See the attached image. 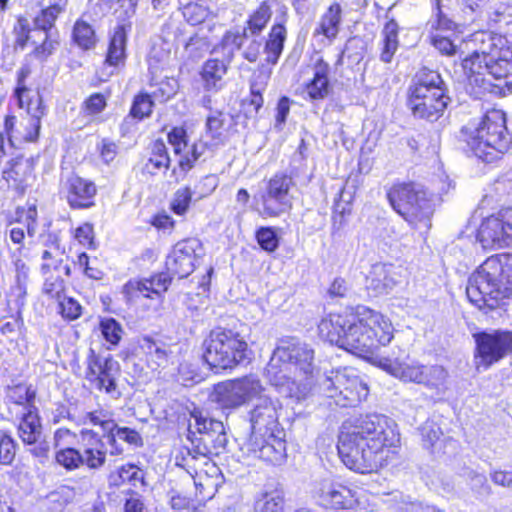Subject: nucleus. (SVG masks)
I'll use <instances>...</instances> for the list:
<instances>
[{"mask_svg":"<svg viewBox=\"0 0 512 512\" xmlns=\"http://www.w3.org/2000/svg\"><path fill=\"white\" fill-rule=\"evenodd\" d=\"M317 329L323 341L366 360L377 356L394 338L391 320L364 304H348L326 313Z\"/></svg>","mask_w":512,"mask_h":512,"instance_id":"1","label":"nucleus"},{"mask_svg":"<svg viewBox=\"0 0 512 512\" xmlns=\"http://www.w3.org/2000/svg\"><path fill=\"white\" fill-rule=\"evenodd\" d=\"M399 443V434L386 417L366 414L342 424L337 452L348 469L371 474L396 459Z\"/></svg>","mask_w":512,"mask_h":512,"instance_id":"2","label":"nucleus"},{"mask_svg":"<svg viewBox=\"0 0 512 512\" xmlns=\"http://www.w3.org/2000/svg\"><path fill=\"white\" fill-rule=\"evenodd\" d=\"M482 46L460 59L470 93L505 97L512 92V47L501 36L486 35Z\"/></svg>","mask_w":512,"mask_h":512,"instance_id":"3","label":"nucleus"},{"mask_svg":"<svg viewBox=\"0 0 512 512\" xmlns=\"http://www.w3.org/2000/svg\"><path fill=\"white\" fill-rule=\"evenodd\" d=\"M203 245L196 237L177 241L166 258L167 271H156L147 277H134L121 287V294L129 306H142L156 310L164 303L165 295L173 282L188 277L196 268V260Z\"/></svg>","mask_w":512,"mask_h":512,"instance_id":"4","label":"nucleus"},{"mask_svg":"<svg viewBox=\"0 0 512 512\" xmlns=\"http://www.w3.org/2000/svg\"><path fill=\"white\" fill-rule=\"evenodd\" d=\"M190 417L195 421L196 431H188L191 446L181 450L176 457L177 465L193 477L196 486L214 488L220 470L213 458L224 453L228 443L224 424L204 416L197 407L190 411Z\"/></svg>","mask_w":512,"mask_h":512,"instance_id":"5","label":"nucleus"},{"mask_svg":"<svg viewBox=\"0 0 512 512\" xmlns=\"http://www.w3.org/2000/svg\"><path fill=\"white\" fill-rule=\"evenodd\" d=\"M456 140L465 154L483 163L503 159L512 147L506 113L497 108L486 110L479 119L462 125Z\"/></svg>","mask_w":512,"mask_h":512,"instance_id":"6","label":"nucleus"},{"mask_svg":"<svg viewBox=\"0 0 512 512\" xmlns=\"http://www.w3.org/2000/svg\"><path fill=\"white\" fill-rule=\"evenodd\" d=\"M67 5L68 0H55L42 7L33 17V27L25 15H17L12 28L14 47L23 50L33 45L30 55L39 61H46L60 45L58 31L52 33V30Z\"/></svg>","mask_w":512,"mask_h":512,"instance_id":"7","label":"nucleus"},{"mask_svg":"<svg viewBox=\"0 0 512 512\" xmlns=\"http://www.w3.org/2000/svg\"><path fill=\"white\" fill-rule=\"evenodd\" d=\"M450 97L440 73L422 67L407 89L406 105L415 118L435 122L444 115Z\"/></svg>","mask_w":512,"mask_h":512,"instance_id":"8","label":"nucleus"},{"mask_svg":"<svg viewBox=\"0 0 512 512\" xmlns=\"http://www.w3.org/2000/svg\"><path fill=\"white\" fill-rule=\"evenodd\" d=\"M224 119L222 113L208 116L206 133L210 136V144L201 141L189 142L188 130L184 125L173 126L167 133V142L171 145L177 157L176 166L172 169V176L178 182L184 180L187 174L196 166L205 149L218 147L225 142Z\"/></svg>","mask_w":512,"mask_h":512,"instance_id":"9","label":"nucleus"},{"mask_svg":"<svg viewBox=\"0 0 512 512\" xmlns=\"http://www.w3.org/2000/svg\"><path fill=\"white\" fill-rule=\"evenodd\" d=\"M249 352L245 338L227 327L212 328L201 342V360L211 370L231 371L248 359Z\"/></svg>","mask_w":512,"mask_h":512,"instance_id":"10","label":"nucleus"},{"mask_svg":"<svg viewBox=\"0 0 512 512\" xmlns=\"http://www.w3.org/2000/svg\"><path fill=\"white\" fill-rule=\"evenodd\" d=\"M281 357L286 360L283 368L270 364L267 373L274 386L287 387L295 385L305 387L304 381H308L313 375L314 350L294 337L282 340L277 348Z\"/></svg>","mask_w":512,"mask_h":512,"instance_id":"11","label":"nucleus"},{"mask_svg":"<svg viewBox=\"0 0 512 512\" xmlns=\"http://www.w3.org/2000/svg\"><path fill=\"white\" fill-rule=\"evenodd\" d=\"M295 186L292 173L275 172L264 180V189L254 195L253 210L263 219L290 213L293 208L291 193Z\"/></svg>","mask_w":512,"mask_h":512,"instance_id":"12","label":"nucleus"},{"mask_svg":"<svg viewBox=\"0 0 512 512\" xmlns=\"http://www.w3.org/2000/svg\"><path fill=\"white\" fill-rule=\"evenodd\" d=\"M264 391L261 380L248 374L214 384L209 399L217 409L228 415L261 398Z\"/></svg>","mask_w":512,"mask_h":512,"instance_id":"13","label":"nucleus"},{"mask_svg":"<svg viewBox=\"0 0 512 512\" xmlns=\"http://www.w3.org/2000/svg\"><path fill=\"white\" fill-rule=\"evenodd\" d=\"M386 199L393 211L413 225L424 219L429 201L425 189L412 180L393 182L386 189Z\"/></svg>","mask_w":512,"mask_h":512,"instance_id":"14","label":"nucleus"},{"mask_svg":"<svg viewBox=\"0 0 512 512\" xmlns=\"http://www.w3.org/2000/svg\"><path fill=\"white\" fill-rule=\"evenodd\" d=\"M384 369L404 383L424 386L436 394L444 393L448 389L449 372L443 365L396 360L385 364Z\"/></svg>","mask_w":512,"mask_h":512,"instance_id":"15","label":"nucleus"},{"mask_svg":"<svg viewBox=\"0 0 512 512\" xmlns=\"http://www.w3.org/2000/svg\"><path fill=\"white\" fill-rule=\"evenodd\" d=\"M326 396L330 405L341 408H352L362 403L369 394V388L355 369L349 367L339 368L327 378Z\"/></svg>","mask_w":512,"mask_h":512,"instance_id":"16","label":"nucleus"},{"mask_svg":"<svg viewBox=\"0 0 512 512\" xmlns=\"http://www.w3.org/2000/svg\"><path fill=\"white\" fill-rule=\"evenodd\" d=\"M40 272L43 277L42 294L49 300L63 298L69 290L72 268L64 264L58 245L47 244L41 255Z\"/></svg>","mask_w":512,"mask_h":512,"instance_id":"17","label":"nucleus"},{"mask_svg":"<svg viewBox=\"0 0 512 512\" xmlns=\"http://www.w3.org/2000/svg\"><path fill=\"white\" fill-rule=\"evenodd\" d=\"M82 422L84 425L99 427L103 431V436L107 438L112 456H119L124 452L118 444V439L136 447L143 445L140 433L133 428L119 426L113 418V412L107 409L99 407L86 412L82 417Z\"/></svg>","mask_w":512,"mask_h":512,"instance_id":"18","label":"nucleus"},{"mask_svg":"<svg viewBox=\"0 0 512 512\" xmlns=\"http://www.w3.org/2000/svg\"><path fill=\"white\" fill-rule=\"evenodd\" d=\"M475 340V359L477 368L489 369L492 365L512 355V331L494 330L477 332Z\"/></svg>","mask_w":512,"mask_h":512,"instance_id":"19","label":"nucleus"},{"mask_svg":"<svg viewBox=\"0 0 512 512\" xmlns=\"http://www.w3.org/2000/svg\"><path fill=\"white\" fill-rule=\"evenodd\" d=\"M493 278L482 264L468 282L467 298L479 310L488 312L496 309L504 297L505 290Z\"/></svg>","mask_w":512,"mask_h":512,"instance_id":"20","label":"nucleus"},{"mask_svg":"<svg viewBox=\"0 0 512 512\" xmlns=\"http://www.w3.org/2000/svg\"><path fill=\"white\" fill-rule=\"evenodd\" d=\"M85 365L84 376L91 387L106 394L116 391L119 365L111 355L103 357L95 349L90 348Z\"/></svg>","mask_w":512,"mask_h":512,"instance_id":"21","label":"nucleus"},{"mask_svg":"<svg viewBox=\"0 0 512 512\" xmlns=\"http://www.w3.org/2000/svg\"><path fill=\"white\" fill-rule=\"evenodd\" d=\"M59 195L71 210H88L96 206L98 186L95 181L72 173L61 181Z\"/></svg>","mask_w":512,"mask_h":512,"instance_id":"22","label":"nucleus"},{"mask_svg":"<svg viewBox=\"0 0 512 512\" xmlns=\"http://www.w3.org/2000/svg\"><path fill=\"white\" fill-rule=\"evenodd\" d=\"M314 497L318 506L324 510H352L358 500L351 486L340 479H324L316 490Z\"/></svg>","mask_w":512,"mask_h":512,"instance_id":"23","label":"nucleus"},{"mask_svg":"<svg viewBox=\"0 0 512 512\" xmlns=\"http://www.w3.org/2000/svg\"><path fill=\"white\" fill-rule=\"evenodd\" d=\"M11 420H18L16 426L17 435L25 446H31L29 449L31 455L38 459L47 458L50 446L46 440L41 439L43 427L39 410L23 414L19 418H12Z\"/></svg>","mask_w":512,"mask_h":512,"instance_id":"24","label":"nucleus"},{"mask_svg":"<svg viewBox=\"0 0 512 512\" xmlns=\"http://www.w3.org/2000/svg\"><path fill=\"white\" fill-rule=\"evenodd\" d=\"M38 159V155L25 158L22 154L8 160L4 158L0 163L1 178L9 188L23 194L28 186V180L34 178Z\"/></svg>","mask_w":512,"mask_h":512,"instance_id":"25","label":"nucleus"},{"mask_svg":"<svg viewBox=\"0 0 512 512\" xmlns=\"http://www.w3.org/2000/svg\"><path fill=\"white\" fill-rule=\"evenodd\" d=\"M281 405L265 398L250 411L251 430L254 437L282 435L285 429L279 421Z\"/></svg>","mask_w":512,"mask_h":512,"instance_id":"26","label":"nucleus"},{"mask_svg":"<svg viewBox=\"0 0 512 512\" xmlns=\"http://www.w3.org/2000/svg\"><path fill=\"white\" fill-rule=\"evenodd\" d=\"M476 239L484 249L502 248L512 242V229L503 215H490L480 223Z\"/></svg>","mask_w":512,"mask_h":512,"instance_id":"27","label":"nucleus"},{"mask_svg":"<svg viewBox=\"0 0 512 512\" xmlns=\"http://www.w3.org/2000/svg\"><path fill=\"white\" fill-rule=\"evenodd\" d=\"M37 390L32 384L19 382L6 387L5 405L9 419L39 410L36 405Z\"/></svg>","mask_w":512,"mask_h":512,"instance_id":"28","label":"nucleus"},{"mask_svg":"<svg viewBox=\"0 0 512 512\" xmlns=\"http://www.w3.org/2000/svg\"><path fill=\"white\" fill-rule=\"evenodd\" d=\"M103 437L90 428L79 431L78 441L81 446L82 463L89 470H99L106 464L107 450Z\"/></svg>","mask_w":512,"mask_h":512,"instance_id":"29","label":"nucleus"},{"mask_svg":"<svg viewBox=\"0 0 512 512\" xmlns=\"http://www.w3.org/2000/svg\"><path fill=\"white\" fill-rule=\"evenodd\" d=\"M305 98L311 102L323 101L333 92L330 81V65L319 57L313 64V75L302 86Z\"/></svg>","mask_w":512,"mask_h":512,"instance_id":"30","label":"nucleus"},{"mask_svg":"<svg viewBox=\"0 0 512 512\" xmlns=\"http://www.w3.org/2000/svg\"><path fill=\"white\" fill-rule=\"evenodd\" d=\"M76 437L77 435L66 427L56 429L53 436L54 446L58 448L54 456L55 463L68 472L83 467L80 450L67 446L70 440Z\"/></svg>","mask_w":512,"mask_h":512,"instance_id":"31","label":"nucleus"},{"mask_svg":"<svg viewBox=\"0 0 512 512\" xmlns=\"http://www.w3.org/2000/svg\"><path fill=\"white\" fill-rule=\"evenodd\" d=\"M286 432L282 435L254 437L251 451L258 459L272 465L282 463L286 459Z\"/></svg>","mask_w":512,"mask_h":512,"instance_id":"32","label":"nucleus"},{"mask_svg":"<svg viewBox=\"0 0 512 512\" xmlns=\"http://www.w3.org/2000/svg\"><path fill=\"white\" fill-rule=\"evenodd\" d=\"M131 23H120L115 26L108 39L104 64L115 69L123 68L127 61L128 33Z\"/></svg>","mask_w":512,"mask_h":512,"instance_id":"33","label":"nucleus"},{"mask_svg":"<svg viewBox=\"0 0 512 512\" xmlns=\"http://www.w3.org/2000/svg\"><path fill=\"white\" fill-rule=\"evenodd\" d=\"M396 285L392 265L376 263L365 276V289L369 296L379 297L389 294Z\"/></svg>","mask_w":512,"mask_h":512,"instance_id":"34","label":"nucleus"},{"mask_svg":"<svg viewBox=\"0 0 512 512\" xmlns=\"http://www.w3.org/2000/svg\"><path fill=\"white\" fill-rule=\"evenodd\" d=\"M342 6L339 2H332L321 14L313 30L314 37H321L329 43L335 41L340 33L342 24Z\"/></svg>","mask_w":512,"mask_h":512,"instance_id":"35","label":"nucleus"},{"mask_svg":"<svg viewBox=\"0 0 512 512\" xmlns=\"http://www.w3.org/2000/svg\"><path fill=\"white\" fill-rule=\"evenodd\" d=\"M401 27L394 17H387L380 32L379 59L385 64L392 62L400 46Z\"/></svg>","mask_w":512,"mask_h":512,"instance_id":"36","label":"nucleus"},{"mask_svg":"<svg viewBox=\"0 0 512 512\" xmlns=\"http://www.w3.org/2000/svg\"><path fill=\"white\" fill-rule=\"evenodd\" d=\"M171 166V157L163 139L153 140L149 145V153L141 172L145 176H156L166 172Z\"/></svg>","mask_w":512,"mask_h":512,"instance_id":"37","label":"nucleus"},{"mask_svg":"<svg viewBox=\"0 0 512 512\" xmlns=\"http://www.w3.org/2000/svg\"><path fill=\"white\" fill-rule=\"evenodd\" d=\"M28 279V267L25 264L17 265L15 282L6 294V305L9 312L22 313L27 299Z\"/></svg>","mask_w":512,"mask_h":512,"instance_id":"38","label":"nucleus"},{"mask_svg":"<svg viewBox=\"0 0 512 512\" xmlns=\"http://www.w3.org/2000/svg\"><path fill=\"white\" fill-rule=\"evenodd\" d=\"M483 265L488 274L505 290H512V254L501 253L488 257Z\"/></svg>","mask_w":512,"mask_h":512,"instance_id":"39","label":"nucleus"},{"mask_svg":"<svg viewBox=\"0 0 512 512\" xmlns=\"http://www.w3.org/2000/svg\"><path fill=\"white\" fill-rule=\"evenodd\" d=\"M228 71V63L223 59L209 58L203 62L199 76L206 91L217 92L223 87V79Z\"/></svg>","mask_w":512,"mask_h":512,"instance_id":"40","label":"nucleus"},{"mask_svg":"<svg viewBox=\"0 0 512 512\" xmlns=\"http://www.w3.org/2000/svg\"><path fill=\"white\" fill-rule=\"evenodd\" d=\"M137 484L144 485V474L134 463L122 464L108 475V485L112 489H120L125 485L135 488Z\"/></svg>","mask_w":512,"mask_h":512,"instance_id":"41","label":"nucleus"},{"mask_svg":"<svg viewBox=\"0 0 512 512\" xmlns=\"http://www.w3.org/2000/svg\"><path fill=\"white\" fill-rule=\"evenodd\" d=\"M110 95V90L89 94L80 104V114L90 123L100 122L103 113L108 107Z\"/></svg>","mask_w":512,"mask_h":512,"instance_id":"42","label":"nucleus"},{"mask_svg":"<svg viewBox=\"0 0 512 512\" xmlns=\"http://www.w3.org/2000/svg\"><path fill=\"white\" fill-rule=\"evenodd\" d=\"M270 76L268 72L265 76V80L262 82L251 81L249 87V95L241 100L240 107L241 111L247 118L256 117L260 109L264 105L263 92L267 86V79Z\"/></svg>","mask_w":512,"mask_h":512,"instance_id":"43","label":"nucleus"},{"mask_svg":"<svg viewBox=\"0 0 512 512\" xmlns=\"http://www.w3.org/2000/svg\"><path fill=\"white\" fill-rule=\"evenodd\" d=\"M13 96L17 101L18 108L26 110L28 114L33 111L34 114H40V112L45 114L43 99L38 91H34L28 86L15 87Z\"/></svg>","mask_w":512,"mask_h":512,"instance_id":"44","label":"nucleus"},{"mask_svg":"<svg viewBox=\"0 0 512 512\" xmlns=\"http://www.w3.org/2000/svg\"><path fill=\"white\" fill-rule=\"evenodd\" d=\"M71 39L83 51L91 50L97 44V35L94 28L81 18L77 19L73 25Z\"/></svg>","mask_w":512,"mask_h":512,"instance_id":"45","label":"nucleus"},{"mask_svg":"<svg viewBox=\"0 0 512 512\" xmlns=\"http://www.w3.org/2000/svg\"><path fill=\"white\" fill-rule=\"evenodd\" d=\"M141 348L144 350L143 360L147 368L151 371H157L168 365L169 353L165 349L159 347L151 338H144V344Z\"/></svg>","mask_w":512,"mask_h":512,"instance_id":"46","label":"nucleus"},{"mask_svg":"<svg viewBox=\"0 0 512 512\" xmlns=\"http://www.w3.org/2000/svg\"><path fill=\"white\" fill-rule=\"evenodd\" d=\"M154 108L153 95L145 90H140L132 98L128 116L137 122H141L152 116Z\"/></svg>","mask_w":512,"mask_h":512,"instance_id":"47","label":"nucleus"},{"mask_svg":"<svg viewBox=\"0 0 512 512\" xmlns=\"http://www.w3.org/2000/svg\"><path fill=\"white\" fill-rule=\"evenodd\" d=\"M0 333L9 341L24 336L25 325L22 313L9 312L8 315L0 317Z\"/></svg>","mask_w":512,"mask_h":512,"instance_id":"48","label":"nucleus"},{"mask_svg":"<svg viewBox=\"0 0 512 512\" xmlns=\"http://www.w3.org/2000/svg\"><path fill=\"white\" fill-rule=\"evenodd\" d=\"M99 329L103 339L108 344L107 348L109 350L120 344L124 331L122 325L115 318L105 317L100 319Z\"/></svg>","mask_w":512,"mask_h":512,"instance_id":"49","label":"nucleus"},{"mask_svg":"<svg viewBox=\"0 0 512 512\" xmlns=\"http://www.w3.org/2000/svg\"><path fill=\"white\" fill-rule=\"evenodd\" d=\"M435 19L432 22L429 35H442L446 32L459 33V24L449 18L442 10L441 0H435Z\"/></svg>","mask_w":512,"mask_h":512,"instance_id":"50","label":"nucleus"},{"mask_svg":"<svg viewBox=\"0 0 512 512\" xmlns=\"http://www.w3.org/2000/svg\"><path fill=\"white\" fill-rule=\"evenodd\" d=\"M71 239L77 245L87 249L96 250L98 247L94 225L91 222H82L70 231Z\"/></svg>","mask_w":512,"mask_h":512,"instance_id":"51","label":"nucleus"},{"mask_svg":"<svg viewBox=\"0 0 512 512\" xmlns=\"http://www.w3.org/2000/svg\"><path fill=\"white\" fill-rule=\"evenodd\" d=\"M193 192L189 186L178 188L169 203L170 211L180 217H184L191 208Z\"/></svg>","mask_w":512,"mask_h":512,"instance_id":"52","label":"nucleus"},{"mask_svg":"<svg viewBox=\"0 0 512 512\" xmlns=\"http://www.w3.org/2000/svg\"><path fill=\"white\" fill-rule=\"evenodd\" d=\"M284 498L277 490L262 493L254 503L255 512H282Z\"/></svg>","mask_w":512,"mask_h":512,"instance_id":"53","label":"nucleus"},{"mask_svg":"<svg viewBox=\"0 0 512 512\" xmlns=\"http://www.w3.org/2000/svg\"><path fill=\"white\" fill-rule=\"evenodd\" d=\"M115 4H118L123 9V14L130 17L135 13L136 2L134 0H97L94 5L95 14L99 17H104L110 12L117 13L114 9Z\"/></svg>","mask_w":512,"mask_h":512,"instance_id":"54","label":"nucleus"},{"mask_svg":"<svg viewBox=\"0 0 512 512\" xmlns=\"http://www.w3.org/2000/svg\"><path fill=\"white\" fill-rule=\"evenodd\" d=\"M57 303V313L66 322H72L79 319L83 314V306L81 303L68 296H63L59 300H55Z\"/></svg>","mask_w":512,"mask_h":512,"instance_id":"55","label":"nucleus"},{"mask_svg":"<svg viewBox=\"0 0 512 512\" xmlns=\"http://www.w3.org/2000/svg\"><path fill=\"white\" fill-rule=\"evenodd\" d=\"M37 217L38 211L36 205L34 203H26L23 206L16 207L14 216L9 220V223H22L25 225L28 234H31L34 230Z\"/></svg>","mask_w":512,"mask_h":512,"instance_id":"56","label":"nucleus"},{"mask_svg":"<svg viewBox=\"0 0 512 512\" xmlns=\"http://www.w3.org/2000/svg\"><path fill=\"white\" fill-rule=\"evenodd\" d=\"M18 445L8 430H0V464L11 465L15 459Z\"/></svg>","mask_w":512,"mask_h":512,"instance_id":"57","label":"nucleus"},{"mask_svg":"<svg viewBox=\"0 0 512 512\" xmlns=\"http://www.w3.org/2000/svg\"><path fill=\"white\" fill-rule=\"evenodd\" d=\"M255 239L260 248L267 253H273L279 247V238L274 227H259L255 232Z\"/></svg>","mask_w":512,"mask_h":512,"instance_id":"58","label":"nucleus"},{"mask_svg":"<svg viewBox=\"0 0 512 512\" xmlns=\"http://www.w3.org/2000/svg\"><path fill=\"white\" fill-rule=\"evenodd\" d=\"M429 44L444 57H454L459 52V46L454 43L450 36L442 35H428Z\"/></svg>","mask_w":512,"mask_h":512,"instance_id":"59","label":"nucleus"},{"mask_svg":"<svg viewBox=\"0 0 512 512\" xmlns=\"http://www.w3.org/2000/svg\"><path fill=\"white\" fill-rule=\"evenodd\" d=\"M182 15L190 25H200L209 16V8L197 2H189L183 6Z\"/></svg>","mask_w":512,"mask_h":512,"instance_id":"60","label":"nucleus"},{"mask_svg":"<svg viewBox=\"0 0 512 512\" xmlns=\"http://www.w3.org/2000/svg\"><path fill=\"white\" fill-rule=\"evenodd\" d=\"M100 160L105 165H110L119 153V146L116 141L110 138H102L97 145Z\"/></svg>","mask_w":512,"mask_h":512,"instance_id":"61","label":"nucleus"},{"mask_svg":"<svg viewBox=\"0 0 512 512\" xmlns=\"http://www.w3.org/2000/svg\"><path fill=\"white\" fill-rule=\"evenodd\" d=\"M148 224L157 231L172 232L176 227V221L164 209L154 213L148 220Z\"/></svg>","mask_w":512,"mask_h":512,"instance_id":"62","label":"nucleus"},{"mask_svg":"<svg viewBox=\"0 0 512 512\" xmlns=\"http://www.w3.org/2000/svg\"><path fill=\"white\" fill-rule=\"evenodd\" d=\"M351 286L345 277L337 276L329 283L327 295L330 299H344L350 294Z\"/></svg>","mask_w":512,"mask_h":512,"instance_id":"63","label":"nucleus"},{"mask_svg":"<svg viewBox=\"0 0 512 512\" xmlns=\"http://www.w3.org/2000/svg\"><path fill=\"white\" fill-rule=\"evenodd\" d=\"M122 493L126 496L123 512H147L141 495L137 491L130 487L123 490Z\"/></svg>","mask_w":512,"mask_h":512,"instance_id":"64","label":"nucleus"}]
</instances>
